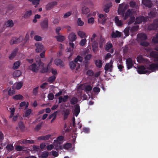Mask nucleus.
Here are the masks:
<instances>
[{
  "label": "nucleus",
  "mask_w": 158,
  "mask_h": 158,
  "mask_svg": "<svg viewBox=\"0 0 158 158\" xmlns=\"http://www.w3.org/2000/svg\"><path fill=\"white\" fill-rule=\"evenodd\" d=\"M121 36V33L118 31H113L111 34V36L112 38H116L120 37Z\"/></svg>",
  "instance_id": "17"
},
{
  "label": "nucleus",
  "mask_w": 158,
  "mask_h": 158,
  "mask_svg": "<svg viewBox=\"0 0 158 158\" xmlns=\"http://www.w3.org/2000/svg\"><path fill=\"white\" fill-rule=\"evenodd\" d=\"M32 110L31 109H28L27 110L25 113V116L28 117L29 115L31 114Z\"/></svg>",
  "instance_id": "54"
},
{
  "label": "nucleus",
  "mask_w": 158,
  "mask_h": 158,
  "mask_svg": "<svg viewBox=\"0 0 158 158\" xmlns=\"http://www.w3.org/2000/svg\"><path fill=\"white\" fill-rule=\"evenodd\" d=\"M158 28V19H154L153 23L149 25L148 29L149 30H156Z\"/></svg>",
  "instance_id": "3"
},
{
  "label": "nucleus",
  "mask_w": 158,
  "mask_h": 158,
  "mask_svg": "<svg viewBox=\"0 0 158 158\" xmlns=\"http://www.w3.org/2000/svg\"><path fill=\"white\" fill-rule=\"evenodd\" d=\"M23 83L21 82H18L16 85V89H20L23 86Z\"/></svg>",
  "instance_id": "56"
},
{
  "label": "nucleus",
  "mask_w": 158,
  "mask_h": 158,
  "mask_svg": "<svg viewBox=\"0 0 158 158\" xmlns=\"http://www.w3.org/2000/svg\"><path fill=\"white\" fill-rule=\"evenodd\" d=\"M56 77L54 75H52L49 77L48 79V81L50 83H53L55 80Z\"/></svg>",
  "instance_id": "37"
},
{
  "label": "nucleus",
  "mask_w": 158,
  "mask_h": 158,
  "mask_svg": "<svg viewBox=\"0 0 158 158\" xmlns=\"http://www.w3.org/2000/svg\"><path fill=\"white\" fill-rule=\"evenodd\" d=\"M39 88V87L37 86L33 89V94L34 95L36 96L37 95Z\"/></svg>",
  "instance_id": "58"
},
{
  "label": "nucleus",
  "mask_w": 158,
  "mask_h": 158,
  "mask_svg": "<svg viewBox=\"0 0 158 158\" xmlns=\"http://www.w3.org/2000/svg\"><path fill=\"white\" fill-rule=\"evenodd\" d=\"M128 7L127 5H125L123 4H120L118 10L119 15H121L123 17L124 16V14L127 9Z\"/></svg>",
  "instance_id": "1"
},
{
  "label": "nucleus",
  "mask_w": 158,
  "mask_h": 158,
  "mask_svg": "<svg viewBox=\"0 0 158 158\" xmlns=\"http://www.w3.org/2000/svg\"><path fill=\"white\" fill-rule=\"evenodd\" d=\"M6 148L9 151H12L14 149V148L12 145L10 144H7L6 147Z\"/></svg>",
  "instance_id": "47"
},
{
  "label": "nucleus",
  "mask_w": 158,
  "mask_h": 158,
  "mask_svg": "<svg viewBox=\"0 0 158 158\" xmlns=\"http://www.w3.org/2000/svg\"><path fill=\"white\" fill-rule=\"evenodd\" d=\"M10 114L9 116V118H11L14 115L15 112V109L14 108H10Z\"/></svg>",
  "instance_id": "53"
},
{
  "label": "nucleus",
  "mask_w": 158,
  "mask_h": 158,
  "mask_svg": "<svg viewBox=\"0 0 158 158\" xmlns=\"http://www.w3.org/2000/svg\"><path fill=\"white\" fill-rule=\"evenodd\" d=\"M78 102V99L75 97H72L70 99V102L72 105H75Z\"/></svg>",
  "instance_id": "36"
},
{
  "label": "nucleus",
  "mask_w": 158,
  "mask_h": 158,
  "mask_svg": "<svg viewBox=\"0 0 158 158\" xmlns=\"http://www.w3.org/2000/svg\"><path fill=\"white\" fill-rule=\"evenodd\" d=\"M149 19L148 16L144 17L143 16L137 17L135 22V24H139L142 22H146Z\"/></svg>",
  "instance_id": "2"
},
{
  "label": "nucleus",
  "mask_w": 158,
  "mask_h": 158,
  "mask_svg": "<svg viewBox=\"0 0 158 158\" xmlns=\"http://www.w3.org/2000/svg\"><path fill=\"white\" fill-rule=\"evenodd\" d=\"M129 27H127L124 31L125 34L126 36H128L129 35Z\"/></svg>",
  "instance_id": "60"
},
{
  "label": "nucleus",
  "mask_w": 158,
  "mask_h": 158,
  "mask_svg": "<svg viewBox=\"0 0 158 158\" xmlns=\"http://www.w3.org/2000/svg\"><path fill=\"white\" fill-rule=\"evenodd\" d=\"M92 89V87L90 85H87L85 87V90L88 91H90Z\"/></svg>",
  "instance_id": "63"
},
{
  "label": "nucleus",
  "mask_w": 158,
  "mask_h": 158,
  "mask_svg": "<svg viewBox=\"0 0 158 158\" xmlns=\"http://www.w3.org/2000/svg\"><path fill=\"white\" fill-rule=\"evenodd\" d=\"M48 21L47 18H45L40 23L41 27L43 30L46 29L48 27Z\"/></svg>",
  "instance_id": "7"
},
{
  "label": "nucleus",
  "mask_w": 158,
  "mask_h": 158,
  "mask_svg": "<svg viewBox=\"0 0 158 158\" xmlns=\"http://www.w3.org/2000/svg\"><path fill=\"white\" fill-rule=\"evenodd\" d=\"M22 143L25 144H33L34 143L33 140H28L26 139H23L22 141Z\"/></svg>",
  "instance_id": "39"
},
{
  "label": "nucleus",
  "mask_w": 158,
  "mask_h": 158,
  "mask_svg": "<svg viewBox=\"0 0 158 158\" xmlns=\"http://www.w3.org/2000/svg\"><path fill=\"white\" fill-rule=\"evenodd\" d=\"M21 74V72L19 70H16L13 73V75L15 77H18Z\"/></svg>",
  "instance_id": "43"
},
{
  "label": "nucleus",
  "mask_w": 158,
  "mask_h": 158,
  "mask_svg": "<svg viewBox=\"0 0 158 158\" xmlns=\"http://www.w3.org/2000/svg\"><path fill=\"white\" fill-rule=\"evenodd\" d=\"M137 37L139 40H145L147 38L146 35L143 33L138 34L137 35Z\"/></svg>",
  "instance_id": "21"
},
{
  "label": "nucleus",
  "mask_w": 158,
  "mask_h": 158,
  "mask_svg": "<svg viewBox=\"0 0 158 158\" xmlns=\"http://www.w3.org/2000/svg\"><path fill=\"white\" fill-rule=\"evenodd\" d=\"M126 64L128 69H129L132 67L133 64L131 58L129 57L126 60Z\"/></svg>",
  "instance_id": "12"
},
{
  "label": "nucleus",
  "mask_w": 158,
  "mask_h": 158,
  "mask_svg": "<svg viewBox=\"0 0 158 158\" xmlns=\"http://www.w3.org/2000/svg\"><path fill=\"white\" fill-rule=\"evenodd\" d=\"M157 12L156 10V9L154 8L152 10H151L150 12L148 13V15L149 17H148L150 18H153L155 17L156 16Z\"/></svg>",
  "instance_id": "18"
},
{
  "label": "nucleus",
  "mask_w": 158,
  "mask_h": 158,
  "mask_svg": "<svg viewBox=\"0 0 158 158\" xmlns=\"http://www.w3.org/2000/svg\"><path fill=\"white\" fill-rule=\"evenodd\" d=\"M82 61V57L79 55H78L74 60V62L76 63L78 61L81 62Z\"/></svg>",
  "instance_id": "45"
},
{
  "label": "nucleus",
  "mask_w": 158,
  "mask_h": 158,
  "mask_svg": "<svg viewBox=\"0 0 158 158\" xmlns=\"http://www.w3.org/2000/svg\"><path fill=\"white\" fill-rule=\"evenodd\" d=\"M112 6V4L111 2H108L104 6L103 8V11L106 13L109 12L110 11L109 9Z\"/></svg>",
  "instance_id": "14"
},
{
  "label": "nucleus",
  "mask_w": 158,
  "mask_h": 158,
  "mask_svg": "<svg viewBox=\"0 0 158 158\" xmlns=\"http://www.w3.org/2000/svg\"><path fill=\"white\" fill-rule=\"evenodd\" d=\"M150 56L151 57L156 59L158 61V52L156 51H152L149 54Z\"/></svg>",
  "instance_id": "26"
},
{
  "label": "nucleus",
  "mask_w": 158,
  "mask_h": 158,
  "mask_svg": "<svg viewBox=\"0 0 158 158\" xmlns=\"http://www.w3.org/2000/svg\"><path fill=\"white\" fill-rule=\"evenodd\" d=\"M114 21L116 24L118 26H121L123 25V22L121 20L119 19L118 16L115 17L114 18Z\"/></svg>",
  "instance_id": "27"
},
{
  "label": "nucleus",
  "mask_w": 158,
  "mask_h": 158,
  "mask_svg": "<svg viewBox=\"0 0 158 158\" xmlns=\"http://www.w3.org/2000/svg\"><path fill=\"white\" fill-rule=\"evenodd\" d=\"M148 69L152 72H154L156 70H158V63H152L149 65Z\"/></svg>",
  "instance_id": "8"
},
{
  "label": "nucleus",
  "mask_w": 158,
  "mask_h": 158,
  "mask_svg": "<svg viewBox=\"0 0 158 158\" xmlns=\"http://www.w3.org/2000/svg\"><path fill=\"white\" fill-rule=\"evenodd\" d=\"M69 98V96L67 95H65L63 98L60 96L59 98L58 103H60L62 102H66Z\"/></svg>",
  "instance_id": "25"
},
{
  "label": "nucleus",
  "mask_w": 158,
  "mask_h": 158,
  "mask_svg": "<svg viewBox=\"0 0 158 158\" xmlns=\"http://www.w3.org/2000/svg\"><path fill=\"white\" fill-rule=\"evenodd\" d=\"M77 23L78 25L80 26H82L84 24V22L81 21L80 18L78 19Z\"/></svg>",
  "instance_id": "57"
},
{
  "label": "nucleus",
  "mask_w": 158,
  "mask_h": 158,
  "mask_svg": "<svg viewBox=\"0 0 158 158\" xmlns=\"http://www.w3.org/2000/svg\"><path fill=\"white\" fill-rule=\"evenodd\" d=\"M23 40V37L20 36L19 38L16 37H13L10 42V44L11 45L14 44H17L20 43Z\"/></svg>",
  "instance_id": "4"
},
{
  "label": "nucleus",
  "mask_w": 158,
  "mask_h": 158,
  "mask_svg": "<svg viewBox=\"0 0 158 158\" xmlns=\"http://www.w3.org/2000/svg\"><path fill=\"white\" fill-rule=\"evenodd\" d=\"M152 41L154 43H158V32L156 34V36L153 38Z\"/></svg>",
  "instance_id": "48"
},
{
  "label": "nucleus",
  "mask_w": 158,
  "mask_h": 158,
  "mask_svg": "<svg viewBox=\"0 0 158 158\" xmlns=\"http://www.w3.org/2000/svg\"><path fill=\"white\" fill-rule=\"evenodd\" d=\"M95 63L97 67L99 68L102 67V61L100 60H97L95 61Z\"/></svg>",
  "instance_id": "33"
},
{
  "label": "nucleus",
  "mask_w": 158,
  "mask_h": 158,
  "mask_svg": "<svg viewBox=\"0 0 158 158\" xmlns=\"http://www.w3.org/2000/svg\"><path fill=\"white\" fill-rule=\"evenodd\" d=\"M57 4V2L56 1L48 3L46 6L47 10H49L52 8L54 6Z\"/></svg>",
  "instance_id": "16"
},
{
  "label": "nucleus",
  "mask_w": 158,
  "mask_h": 158,
  "mask_svg": "<svg viewBox=\"0 0 158 158\" xmlns=\"http://www.w3.org/2000/svg\"><path fill=\"white\" fill-rule=\"evenodd\" d=\"M113 60H111L109 63H107L106 64L104 67V69L106 71L112 72L113 68Z\"/></svg>",
  "instance_id": "5"
},
{
  "label": "nucleus",
  "mask_w": 158,
  "mask_h": 158,
  "mask_svg": "<svg viewBox=\"0 0 158 158\" xmlns=\"http://www.w3.org/2000/svg\"><path fill=\"white\" fill-rule=\"evenodd\" d=\"M35 46L36 48L35 50L36 52H40L44 51V46L42 44L37 43L35 44Z\"/></svg>",
  "instance_id": "10"
},
{
  "label": "nucleus",
  "mask_w": 158,
  "mask_h": 158,
  "mask_svg": "<svg viewBox=\"0 0 158 158\" xmlns=\"http://www.w3.org/2000/svg\"><path fill=\"white\" fill-rule=\"evenodd\" d=\"M23 96L21 94H19L13 96V98L15 100H23Z\"/></svg>",
  "instance_id": "38"
},
{
  "label": "nucleus",
  "mask_w": 158,
  "mask_h": 158,
  "mask_svg": "<svg viewBox=\"0 0 158 158\" xmlns=\"http://www.w3.org/2000/svg\"><path fill=\"white\" fill-rule=\"evenodd\" d=\"M142 3L145 6L148 7H151L153 5L152 3L150 0H142Z\"/></svg>",
  "instance_id": "11"
},
{
  "label": "nucleus",
  "mask_w": 158,
  "mask_h": 158,
  "mask_svg": "<svg viewBox=\"0 0 158 158\" xmlns=\"http://www.w3.org/2000/svg\"><path fill=\"white\" fill-rule=\"evenodd\" d=\"M69 65L70 68L72 70L74 69L76 67V64L75 62L73 61L70 62L69 63Z\"/></svg>",
  "instance_id": "50"
},
{
  "label": "nucleus",
  "mask_w": 158,
  "mask_h": 158,
  "mask_svg": "<svg viewBox=\"0 0 158 158\" xmlns=\"http://www.w3.org/2000/svg\"><path fill=\"white\" fill-rule=\"evenodd\" d=\"M49 155V153L45 151L42 152L41 155L39 156L40 158H47Z\"/></svg>",
  "instance_id": "30"
},
{
  "label": "nucleus",
  "mask_w": 158,
  "mask_h": 158,
  "mask_svg": "<svg viewBox=\"0 0 158 158\" xmlns=\"http://www.w3.org/2000/svg\"><path fill=\"white\" fill-rule=\"evenodd\" d=\"M72 147V144L71 143H67L64 144L63 148L64 149H68L71 148Z\"/></svg>",
  "instance_id": "49"
},
{
  "label": "nucleus",
  "mask_w": 158,
  "mask_h": 158,
  "mask_svg": "<svg viewBox=\"0 0 158 158\" xmlns=\"http://www.w3.org/2000/svg\"><path fill=\"white\" fill-rule=\"evenodd\" d=\"M28 68L29 69L34 72H37L38 70V69L37 67V65L35 63H33L32 64L29 66Z\"/></svg>",
  "instance_id": "23"
},
{
  "label": "nucleus",
  "mask_w": 158,
  "mask_h": 158,
  "mask_svg": "<svg viewBox=\"0 0 158 158\" xmlns=\"http://www.w3.org/2000/svg\"><path fill=\"white\" fill-rule=\"evenodd\" d=\"M48 68L47 66L46 68L43 67L41 71V73H48Z\"/></svg>",
  "instance_id": "59"
},
{
  "label": "nucleus",
  "mask_w": 158,
  "mask_h": 158,
  "mask_svg": "<svg viewBox=\"0 0 158 158\" xmlns=\"http://www.w3.org/2000/svg\"><path fill=\"white\" fill-rule=\"evenodd\" d=\"M23 149V147L20 145H17L15 147V149L17 151H20Z\"/></svg>",
  "instance_id": "61"
},
{
  "label": "nucleus",
  "mask_w": 158,
  "mask_h": 158,
  "mask_svg": "<svg viewBox=\"0 0 158 158\" xmlns=\"http://www.w3.org/2000/svg\"><path fill=\"white\" fill-rule=\"evenodd\" d=\"M135 17H131L129 19L128 24H130L133 23L134 22H135Z\"/></svg>",
  "instance_id": "55"
},
{
  "label": "nucleus",
  "mask_w": 158,
  "mask_h": 158,
  "mask_svg": "<svg viewBox=\"0 0 158 158\" xmlns=\"http://www.w3.org/2000/svg\"><path fill=\"white\" fill-rule=\"evenodd\" d=\"M78 35L81 38H85L86 37L85 33L82 31H79L77 32Z\"/></svg>",
  "instance_id": "35"
},
{
  "label": "nucleus",
  "mask_w": 158,
  "mask_h": 158,
  "mask_svg": "<svg viewBox=\"0 0 158 158\" xmlns=\"http://www.w3.org/2000/svg\"><path fill=\"white\" fill-rule=\"evenodd\" d=\"M89 12V9L86 6H85L82 7V12L83 14H86Z\"/></svg>",
  "instance_id": "40"
},
{
  "label": "nucleus",
  "mask_w": 158,
  "mask_h": 158,
  "mask_svg": "<svg viewBox=\"0 0 158 158\" xmlns=\"http://www.w3.org/2000/svg\"><path fill=\"white\" fill-rule=\"evenodd\" d=\"M133 15V14L132 12V10L130 9H128L126 11L125 14H124V16L123 17L124 20H126L128 17Z\"/></svg>",
  "instance_id": "15"
},
{
  "label": "nucleus",
  "mask_w": 158,
  "mask_h": 158,
  "mask_svg": "<svg viewBox=\"0 0 158 158\" xmlns=\"http://www.w3.org/2000/svg\"><path fill=\"white\" fill-rule=\"evenodd\" d=\"M92 56V55L91 54H88L86 55L85 57V61H86L85 62V63L87 64L88 63V60H89L91 58V57Z\"/></svg>",
  "instance_id": "51"
},
{
  "label": "nucleus",
  "mask_w": 158,
  "mask_h": 158,
  "mask_svg": "<svg viewBox=\"0 0 158 158\" xmlns=\"http://www.w3.org/2000/svg\"><path fill=\"white\" fill-rule=\"evenodd\" d=\"M6 25L7 27H12L14 25V23L12 20H9L6 23Z\"/></svg>",
  "instance_id": "32"
},
{
  "label": "nucleus",
  "mask_w": 158,
  "mask_h": 158,
  "mask_svg": "<svg viewBox=\"0 0 158 158\" xmlns=\"http://www.w3.org/2000/svg\"><path fill=\"white\" fill-rule=\"evenodd\" d=\"M80 110L79 105L78 104H76L73 110V114L76 117H77L79 114Z\"/></svg>",
  "instance_id": "19"
},
{
  "label": "nucleus",
  "mask_w": 158,
  "mask_h": 158,
  "mask_svg": "<svg viewBox=\"0 0 158 158\" xmlns=\"http://www.w3.org/2000/svg\"><path fill=\"white\" fill-rule=\"evenodd\" d=\"M51 136L50 135L48 134L46 135H42L38 137V139L39 140H46L49 139Z\"/></svg>",
  "instance_id": "28"
},
{
  "label": "nucleus",
  "mask_w": 158,
  "mask_h": 158,
  "mask_svg": "<svg viewBox=\"0 0 158 158\" xmlns=\"http://www.w3.org/2000/svg\"><path fill=\"white\" fill-rule=\"evenodd\" d=\"M92 42V47L93 48V50L94 52H96L98 50V44L97 41L95 40H94Z\"/></svg>",
  "instance_id": "24"
},
{
  "label": "nucleus",
  "mask_w": 158,
  "mask_h": 158,
  "mask_svg": "<svg viewBox=\"0 0 158 158\" xmlns=\"http://www.w3.org/2000/svg\"><path fill=\"white\" fill-rule=\"evenodd\" d=\"M32 14V11L31 10L26 11L24 14H23L22 17L25 19L29 18Z\"/></svg>",
  "instance_id": "13"
},
{
  "label": "nucleus",
  "mask_w": 158,
  "mask_h": 158,
  "mask_svg": "<svg viewBox=\"0 0 158 158\" xmlns=\"http://www.w3.org/2000/svg\"><path fill=\"white\" fill-rule=\"evenodd\" d=\"M54 62L55 64L57 66L60 65L61 67L64 66V64L63 62L60 59H56L54 60Z\"/></svg>",
  "instance_id": "22"
},
{
  "label": "nucleus",
  "mask_w": 158,
  "mask_h": 158,
  "mask_svg": "<svg viewBox=\"0 0 158 158\" xmlns=\"http://www.w3.org/2000/svg\"><path fill=\"white\" fill-rule=\"evenodd\" d=\"M68 39L69 41L71 42L74 41L77 39L76 35L74 33L72 32L69 34Z\"/></svg>",
  "instance_id": "20"
},
{
  "label": "nucleus",
  "mask_w": 158,
  "mask_h": 158,
  "mask_svg": "<svg viewBox=\"0 0 158 158\" xmlns=\"http://www.w3.org/2000/svg\"><path fill=\"white\" fill-rule=\"evenodd\" d=\"M87 40L86 39H84L81 40L80 41L79 44L81 46H83L85 45V44H86Z\"/></svg>",
  "instance_id": "52"
},
{
  "label": "nucleus",
  "mask_w": 158,
  "mask_h": 158,
  "mask_svg": "<svg viewBox=\"0 0 158 158\" xmlns=\"http://www.w3.org/2000/svg\"><path fill=\"white\" fill-rule=\"evenodd\" d=\"M138 72L139 74H145L146 73H149L150 72L146 70L145 67L143 65L138 67Z\"/></svg>",
  "instance_id": "6"
},
{
  "label": "nucleus",
  "mask_w": 158,
  "mask_h": 158,
  "mask_svg": "<svg viewBox=\"0 0 158 158\" xmlns=\"http://www.w3.org/2000/svg\"><path fill=\"white\" fill-rule=\"evenodd\" d=\"M98 17L101 19V23L103 25L104 24L106 23V21L107 19L106 14L103 15L102 14H100L99 15Z\"/></svg>",
  "instance_id": "9"
},
{
  "label": "nucleus",
  "mask_w": 158,
  "mask_h": 158,
  "mask_svg": "<svg viewBox=\"0 0 158 158\" xmlns=\"http://www.w3.org/2000/svg\"><path fill=\"white\" fill-rule=\"evenodd\" d=\"M29 1L32 2L33 5H35V7H37V5L39 4V2L40 0H29Z\"/></svg>",
  "instance_id": "46"
},
{
  "label": "nucleus",
  "mask_w": 158,
  "mask_h": 158,
  "mask_svg": "<svg viewBox=\"0 0 158 158\" xmlns=\"http://www.w3.org/2000/svg\"><path fill=\"white\" fill-rule=\"evenodd\" d=\"M100 89L99 88L95 87L93 89V92L94 93H98L100 91Z\"/></svg>",
  "instance_id": "64"
},
{
  "label": "nucleus",
  "mask_w": 158,
  "mask_h": 158,
  "mask_svg": "<svg viewBox=\"0 0 158 158\" xmlns=\"http://www.w3.org/2000/svg\"><path fill=\"white\" fill-rule=\"evenodd\" d=\"M55 38L58 41L60 42L63 41L65 40L64 37L62 35L56 36Z\"/></svg>",
  "instance_id": "42"
},
{
  "label": "nucleus",
  "mask_w": 158,
  "mask_h": 158,
  "mask_svg": "<svg viewBox=\"0 0 158 158\" xmlns=\"http://www.w3.org/2000/svg\"><path fill=\"white\" fill-rule=\"evenodd\" d=\"M64 120H66L68 118L69 114V110L68 109H66L64 111Z\"/></svg>",
  "instance_id": "34"
},
{
  "label": "nucleus",
  "mask_w": 158,
  "mask_h": 158,
  "mask_svg": "<svg viewBox=\"0 0 158 158\" xmlns=\"http://www.w3.org/2000/svg\"><path fill=\"white\" fill-rule=\"evenodd\" d=\"M18 126L19 127L20 129V130L22 131H23L25 130V126L23 123L22 121H20L18 123Z\"/></svg>",
  "instance_id": "31"
},
{
  "label": "nucleus",
  "mask_w": 158,
  "mask_h": 158,
  "mask_svg": "<svg viewBox=\"0 0 158 158\" xmlns=\"http://www.w3.org/2000/svg\"><path fill=\"white\" fill-rule=\"evenodd\" d=\"M18 51V48H15L12 52L10 55L9 56V58L10 60H12L16 56L17 52Z\"/></svg>",
  "instance_id": "29"
},
{
  "label": "nucleus",
  "mask_w": 158,
  "mask_h": 158,
  "mask_svg": "<svg viewBox=\"0 0 158 158\" xmlns=\"http://www.w3.org/2000/svg\"><path fill=\"white\" fill-rule=\"evenodd\" d=\"M112 47L113 45L111 43L110 41H109L106 44L105 49L106 51H108L112 48Z\"/></svg>",
  "instance_id": "44"
},
{
  "label": "nucleus",
  "mask_w": 158,
  "mask_h": 158,
  "mask_svg": "<svg viewBox=\"0 0 158 158\" xmlns=\"http://www.w3.org/2000/svg\"><path fill=\"white\" fill-rule=\"evenodd\" d=\"M48 97L49 100H52L54 98V95L52 93H50L48 95Z\"/></svg>",
  "instance_id": "62"
},
{
  "label": "nucleus",
  "mask_w": 158,
  "mask_h": 158,
  "mask_svg": "<svg viewBox=\"0 0 158 158\" xmlns=\"http://www.w3.org/2000/svg\"><path fill=\"white\" fill-rule=\"evenodd\" d=\"M20 65V62L19 61H17L15 62L13 66V69H18Z\"/></svg>",
  "instance_id": "41"
}]
</instances>
